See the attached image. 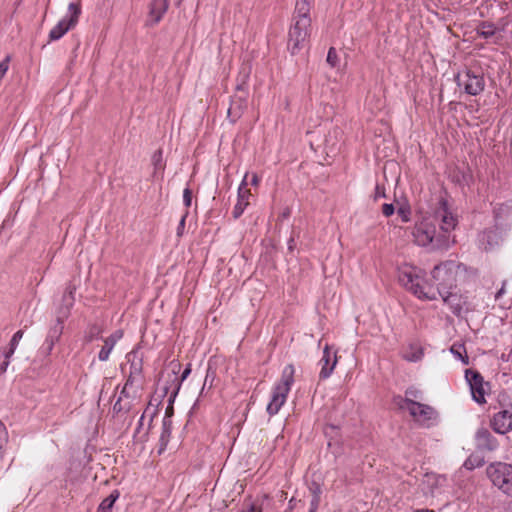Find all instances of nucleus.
I'll use <instances>...</instances> for the list:
<instances>
[{
    "mask_svg": "<svg viewBox=\"0 0 512 512\" xmlns=\"http://www.w3.org/2000/svg\"><path fill=\"white\" fill-rule=\"evenodd\" d=\"M464 266L453 260L436 265L432 270V278L436 289L424 278V272L412 265L404 264L398 268V281L419 299L435 300L438 293L456 287L457 275Z\"/></svg>",
    "mask_w": 512,
    "mask_h": 512,
    "instance_id": "nucleus-1",
    "label": "nucleus"
},
{
    "mask_svg": "<svg viewBox=\"0 0 512 512\" xmlns=\"http://www.w3.org/2000/svg\"><path fill=\"white\" fill-rule=\"evenodd\" d=\"M412 235L414 242L422 247L430 246L435 250L448 249L451 244L455 243L454 237L439 233L436 225L431 217H425L417 222L413 228Z\"/></svg>",
    "mask_w": 512,
    "mask_h": 512,
    "instance_id": "nucleus-2",
    "label": "nucleus"
},
{
    "mask_svg": "<svg viewBox=\"0 0 512 512\" xmlns=\"http://www.w3.org/2000/svg\"><path fill=\"white\" fill-rule=\"evenodd\" d=\"M294 373L295 369L292 364H288L284 367L281 379L275 384L271 400L267 405L266 410L270 416L276 415L286 402L291 386L294 383Z\"/></svg>",
    "mask_w": 512,
    "mask_h": 512,
    "instance_id": "nucleus-3",
    "label": "nucleus"
},
{
    "mask_svg": "<svg viewBox=\"0 0 512 512\" xmlns=\"http://www.w3.org/2000/svg\"><path fill=\"white\" fill-rule=\"evenodd\" d=\"M487 475L495 486L512 497V465L492 463L487 467Z\"/></svg>",
    "mask_w": 512,
    "mask_h": 512,
    "instance_id": "nucleus-4",
    "label": "nucleus"
},
{
    "mask_svg": "<svg viewBox=\"0 0 512 512\" xmlns=\"http://www.w3.org/2000/svg\"><path fill=\"white\" fill-rule=\"evenodd\" d=\"M455 81L460 88H463L466 94L471 96L479 95L485 88L483 73L472 69L459 72L455 77Z\"/></svg>",
    "mask_w": 512,
    "mask_h": 512,
    "instance_id": "nucleus-5",
    "label": "nucleus"
},
{
    "mask_svg": "<svg viewBox=\"0 0 512 512\" xmlns=\"http://www.w3.org/2000/svg\"><path fill=\"white\" fill-rule=\"evenodd\" d=\"M81 14L80 4L70 3L67 15L61 19L49 32V41H56L63 37L69 30L73 29Z\"/></svg>",
    "mask_w": 512,
    "mask_h": 512,
    "instance_id": "nucleus-6",
    "label": "nucleus"
},
{
    "mask_svg": "<svg viewBox=\"0 0 512 512\" xmlns=\"http://www.w3.org/2000/svg\"><path fill=\"white\" fill-rule=\"evenodd\" d=\"M311 20L293 19L288 35V49L295 54L306 42L310 34Z\"/></svg>",
    "mask_w": 512,
    "mask_h": 512,
    "instance_id": "nucleus-7",
    "label": "nucleus"
},
{
    "mask_svg": "<svg viewBox=\"0 0 512 512\" xmlns=\"http://www.w3.org/2000/svg\"><path fill=\"white\" fill-rule=\"evenodd\" d=\"M432 220L439 223V233H445L451 236V232L457 226V218L449 211L447 201L441 199L439 207L435 210Z\"/></svg>",
    "mask_w": 512,
    "mask_h": 512,
    "instance_id": "nucleus-8",
    "label": "nucleus"
},
{
    "mask_svg": "<svg viewBox=\"0 0 512 512\" xmlns=\"http://www.w3.org/2000/svg\"><path fill=\"white\" fill-rule=\"evenodd\" d=\"M407 410L411 417L422 425H433L438 418V413L432 406L420 402L412 403V406L407 408Z\"/></svg>",
    "mask_w": 512,
    "mask_h": 512,
    "instance_id": "nucleus-9",
    "label": "nucleus"
},
{
    "mask_svg": "<svg viewBox=\"0 0 512 512\" xmlns=\"http://www.w3.org/2000/svg\"><path fill=\"white\" fill-rule=\"evenodd\" d=\"M465 379L469 384L473 400L478 404H484L486 399L482 375L476 370L467 369Z\"/></svg>",
    "mask_w": 512,
    "mask_h": 512,
    "instance_id": "nucleus-10",
    "label": "nucleus"
},
{
    "mask_svg": "<svg viewBox=\"0 0 512 512\" xmlns=\"http://www.w3.org/2000/svg\"><path fill=\"white\" fill-rule=\"evenodd\" d=\"M66 317L67 313H62L61 315L57 316L55 323L49 328L45 342L43 344V352L46 355H49L52 352L54 345L59 341L63 333L64 319Z\"/></svg>",
    "mask_w": 512,
    "mask_h": 512,
    "instance_id": "nucleus-11",
    "label": "nucleus"
},
{
    "mask_svg": "<svg viewBox=\"0 0 512 512\" xmlns=\"http://www.w3.org/2000/svg\"><path fill=\"white\" fill-rule=\"evenodd\" d=\"M490 424L498 434H506L512 431V409H503L495 413Z\"/></svg>",
    "mask_w": 512,
    "mask_h": 512,
    "instance_id": "nucleus-12",
    "label": "nucleus"
},
{
    "mask_svg": "<svg viewBox=\"0 0 512 512\" xmlns=\"http://www.w3.org/2000/svg\"><path fill=\"white\" fill-rule=\"evenodd\" d=\"M338 362L336 351H332L329 345H325L323 349V355L319 361V365L321 366V370L319 373V378L321 380H325L331 376L334 371V368Z\"/></svg>",
    "mask_w": 512,
    "mask_h": 512,
    "instance_id": "nucleus-13",
    "label": "nucleus"
},
{
    "mask_svg": "<svg viewBox=\"0 0 512 512\" xmlns=\"http://www.w3.org/2000/svg\"><path fill=\"white\" fill-rule=\"evenodd\" d=\"M437 295H440L442 297L444 303L450 307L454 315H461L463 308L467 303L466 298H464L457 292H453L451 290L444 291L443 293H438Z\"/></svg>",
    "mask_w": 512,
    "mask_h": 512,
    "instance_id": "nucleus-14",
    "label": "nucleus"
},
{
    "mask_svg": "<svg viewBox=\"0 0 512 512\" xmlns=\"http://www.w3.org/2000/svg\"><path fill=\"white\" fill-rule=\"evenodd\" d=\"M476 447L480 451H494L498 447L497 439L487 428H480L475 434Z\"/></svg>",
    "mask_w": 512,
    "mask_h": 512,
    "instance_id": "nucleus-15",
    "label": "nucleus"
},
{
    "mask_svg": "<svg viewBox=\"0 0 512 512\" xmlns=\"http://www.w3.org/2000/svg\"><path fill=\"white\" fill-rule=\"evenodd\" d=\"M129 366V374L126 380V386H133L142 379V359L138 358L136 353H129L127 355Z\"/></svg>",
    "mask_w": 512,
    "mask_h": 512,
    "instance_id": "nucleus-16",
    "label": "nucleus"
},
{
    "mask_svg": "<svg viewBox=\"0 0 512 512\" xmlns=\"http://www.w3.org/2000/svg\"><path fill=\"white\" fill-rule=\"evenodd\" d=\"M247 177L248 174L245 175L244 179L242 180L239 188H238V200L236 205L234 206V209L232 211V215L235 219L239 218L245 208L248 206L249 202L248 199L251 195L250 191L247 189Z\"/></svg>",
    "mask_w": 512,
    "mask_h": 512,
    "instance_id": "nucleus-17",
    "label": "nucleus"
},
{
    "mask_svg": "<svg viewBox=\"0 0 512 512\" xmlns=\"http://www.w3.org/2000/svg\"><path fill=\"white\" fill-rule=\"evenodd\" d=\"M168 6V0H152L149 5V24L155 25L159 23L167 12Z\"/></svg>",
    "mask_w": 512,
    "mask_h": 512,
    "instance_id": "nucleus-18",
    "label": "nucleus"
},
{
    "mask_svg": "<svg viewBox=\"0 0 512 512\" xmlns=\"http://www.w3.org/2000/svg\"><path fill=\"white\" fill-rule=\"evenodd\" d=\"M422 398H423L422 391H420L414 387H410V388L406 389L405 397H401V396L394 397V403L399 409L404 410V409L411 407L412 403H418L416 401V399H422Z\"/></svg>",
    "mask_w": 512,
    "mask_h": 512,
    "instance_id": "nucleus-19",
    "label": "nucleus"
},
{
    "mask_svg": "<svg viewBox=\"0 0 512 512\" xmlns=\"http://www.w3.org/2000/svg\"><path fill=\"white\" fill-rule=\"evenodd\" d=\"M123 337L122 330L114 331L109 337L104 339V345L98 353V359L105 362L109 359L110 353L115 347L116 343Z\"/></svg>",
    "mask_w": 512,
    "mask_h": 512,
    "instance_id": "nucleus-20",
    "label": "nucleus"
},
{
    "mask_svg": "<svg viewBox=\"0 0 512 512\" xmlns=\"http://www.w3.org/2000/svg\"><path fill=\"white\" fill-rule=\"evenodd\" d=\"M246 107L247 103L245 97L234 96L228 109V117L232 122H235L238 118H240Z\"/></svg>",
    "mask_w": 512,
    "mask_h": 512,
    "instance_id": "nucleus-21",
    "label": "nucleus"
},
{
    "mask_svg": "<svg viewBox=\"0 0 512 512\" xmlns=\"http://www.w3.org/2000/svg\"><path fill=\"white\" fill-rule=\"evenodd\" d=\"M314 0H297L294 10L293 19H307L310 18V10Z\"/></svg>",
    "mask_w": 512,
    "mask_h": 512,
    "instance_id": "nucleus-22",
    "label": "nucleus"
},
{
    "mask_svg": "<svg viewBox=\"0 0 512 512\" xmlns=\"http://www.w3.org/2000/svg\"><path fill=\"white\" fill-rule=\"evenodd\" d=\"M190 373H191V365L190 364L184 369L180 378H178L176 375V372L173 371L174 389L172 390L170 397H169L170 404H172L174 402V399L176 398V396L180 390L182 382L190 375Z\"/></svg>",
    "mask_w": 512,
    "mask_h": 512,
    "instance_id": "nucleus-23",
    "label": "nucleus"
},
{
    "mask_svg": "<svg viewBox=\"0 0 512 512\" xmlns=\"http://www.w3.org/2000/svg\"><path fill=\"white\" fill-rule=\"evenodd\" d=\"M171 427H172L171 420L168 417H164V419L162 421V432H161L160 439H159V442H160L159 453H161L162 450L165 449V447L167 446V444L169 442V438L171 435Z\"/></svg>",
    "mask_w": 512,
    "mask_h": 512,
    "instance_id": "nucleus-24",
    "label": "nucleus"
},
{
    "mask_svg": "<svg viewBox=\"0 0 512 512\" xmlns=\"http://www.w3.org/2000/svg\"><path fill=\"white\" fill-rule=\"evenodd\" d=\"M484 464V456L480 455L479 453H473L465 460L463 466L467 470H474L475 468L482 467Z\"/></svg>",
    "mask_w": 512,
    "mask_h": 512,
    "instance_id": "nucleus-25",
    "label": "nucleus"
},
{
    "mask_svg": "<svg viewBox=\"0 0 512 512\" xmlns=\"http://www.w3.org/2000/svg\"><path fill=\"white\" fill-rule=\"evenodd\" d=\"M497 31L496 26L491 22H482L477 28V33L480 37L488 39L495 35Z\"/></svg>",
    "mask_w": 512,
    "mask_h": 512,
    "instance_id": "nucleus-26",
    "label": "nucleus"
},
{
    "mask_svg": "<svg viewBox=\"0 0 512 512\" xmlns=\"http://www.w3.org/2000/svg\"><path fill=\"white\" fill-rule=\"evenodd\" d=\"M23 334H24V331L23 330H18L13 336H12V339L10 340V343H9V347L8 348H5L4 351H3V356L5 358H10L15 350H16V347L19 343V341L22 339L23 337Z\"/></svg>",
    "mask_w": 512,
    "mask_h": 512,
    "instance_id": "nucleus-27",
    "label": "nucleus"
},
{
    "mask_svg": "<svg viewBox=\"0 0 512 512\" xmlns=\"http://www.w3.org/2000/svg\"><path fill=\"white\" fill-rule=\"evenodd\" d=\"M451 353L464 364L469 363V358L466 354V349L463 344H453L450 348Z\"/></svg>",
    "mask_w": 512,
    "mask_h": 512,
    "instance_id": "nucleus-28",
    "label": "nucleus"
},
{
    "mask_svg": "<svg viewBox=\"0 0 512 512\" xmlns=\"http://www.w3.org/2000/svg\"><path fill=\"white\" fill-rule=\"evenodd\" d=\"M75 291V287L72 286V285H69L67 288H66V291L63 295V302L66 306L65 308V311H62V313H69V308L73 305V302H74V296H73V293Z\"/></svg>",
    "mask_w": 512,
    "mask_h": 512,
    "instance_id": "nucleus-29",
    "label": "nucleus"
},
{
    "mask_svg": "<svg viewBox=\"0 0 512 512\" xmlns=\"http://www.w3.org/2000/svg\"><path fill=\"white\" fill-rule=\"evenodd\" d=\"M102 334V329L97 324H92L88 327L85 333V339L87 342H91L95 339H99Z\"/></svg>",
    "mask_w": 512,
    "mask_h": 512,
    "instance_id": "nucleus-30",
    "label": "nucleus"
},
{
    "mask_svg": "<svg viewBox=\"0 0 512 512\" xmlns=\"http://www.w3.org/2000/svg\"><path fill=\"white\" fill-rule=\"evenodd\" d=\"M8 440V433L5 425L0 421V469L2 468V461L4 456V447Z\"/></svg>",
    "mask_w": 512,
    "mask_h": 512,
    "instance_id": "nucleus-31",
    "label": "nucleus"
},
{
    "mask_svg": "<svg viewBox=\"0 0 512 512\" xmlns=\"http://www.w3.org/2000/svg\"><path fill=\"white\" fill-rule=\"evenodd\" d=\"M120 493L118 490H113L109 496H107L105 499L102 500L99 506H102L104 508H110L113 509V506L116 502V500L119 498Z\"/></svg>",
    "mask_w": 512,
    "mask_h": 512,
    "instance_id": "nucleus-32",
    "label": "nucleus"
},
{
    "mask_svg": "<svg viewBox=\"0 0 512 512\" xmlns=\"http://www.w3.org/2000/svg\"><path fill=\"white\" fill-rule=\"evenodd\" d=\"M130 409V404H122L121 396H119L118 400L113 405V414L118 415L120 413L128 412Z\"/></svg>",
    "mask_w": 512,
    "mask_h": 512,
    "instance_id": "nucleus-33",
    "label": "nucleus"
},
{
    "mask_svg": "<svg viewBox=\"0 0 512 512\" xmlns=\"http://www.w3.org/2000/svg\"><path fill=\"white\" fill-rule=\"evenodd\" d=\"M398 215L401 217V220L405 223L410 221L411 211L408 206H401L397 210Z\"/></svg>",
    "mask_w": 512,
    "mask_h": 512,
    "instance_id": "nucleus-34",
    "label": "nucleus"
},
{
    "mask_svg": "<svg viewBox=\"0 0 512 512\" xmlns=\"http://www.w3.org/2000/svg\"><path fill=\"white\" fill-rule=\"evenodd\" d=\"M327 62L330 64L331 67H336L338 62V55L335 50V48L331 47L327 54Z\"/></svg>",
    "mask_w": 512,
    "mask_h": 512,
    "instance_id": "nucleus-35",
    "label": "nucleus"
},
{
    "mask_svg": "<svg viewBox=\"0 0 512 512\" xmlns=\"http://www.w3.org/2000/svg\"><path fill=\"white\" fill-rule=\"evenodd\" d=\"M422 356H423L422 350L421 349H417L414 352L405 354L404 358L407 361H410V362H417V361H419L422 358Z\"/></svg>",
    "mask_w": 512,
    "mask_h": 512,
    "instance_id": "nucleus-36",
    "label": "nucleus"
},
{
    "mask_svg": "<svg viewBox=\"0 0 512 512\" xmlns=\"http://www.w3.org/2000/svg\"><path fill=\"white\" fill-rule=\"evenodd\" d=\"M183 203L188 208L192 203V191L190 188H185L183 191Z\"/></svg>",
    "mask_w": 512,
    "mask_h": 512,
    "instance_id": "nucleus-37",
    "label": "nucleus"
},
{
    "mask_svg": "<svg viewBox=\"0 0 512 512\" xmlns=\"http://www.w3.org/2000/svg\"><path fill=\"white\" fill-rule=\"evenodd\" d=\"M385 196L384 186L377 184L373 195L374 200L377 201L378 199L384 198Z\"/></svg>",
    "mask_w": 512,
    "mask_h": 512,
    "instance_id": "nucleus-38",
    "label": "nucleus"
},
{
    "mask_svg": "<svg viewBox=\"0 0 512 512\" xmlns=\"http://www.w3.org/2000/svg\"><path fill=\"white\" fill-rule=\"evenodd\" d=\"M395 211L394 205L392 203H385L382 205V213L384 216L389 217L393 215Z\"/></svg>",
    "mask_w": 512,
    "mask_h": 512,
    "instance_id": "nucleus-39",
    "label": "nucleus"
},
{
    "mask_svg": "<svg viewBox=\"0 0 512 512\" xmlns=\"http://www.w3.org/2000/svg\"><path fill=\"white\" fill-rule=\"evenodd\" d=\"M10 358H5L4 357V360L0 363V375L4 374L9 366V361Z\"/></svg>",
    "mask_w": 512,
    "mask_h": 512,
    "instance_id": "nucleus-40",
    "label": "nucleus"
},
{
    "mask_svg": "<svg viewBox=\"0 0 512 512\" xmlns=\"http://www.w3.org/2000/svg\"><path fill=\"white\" fill-rule=\"evenodd\" d=\"M152 159L155 166H157L162 160V151L158 150L157 152H155Z\"/></svg>",
    "mask_w": 512,
    "mask_h": 512,
    "instance_id": "nucleus-41",
    "label": "nucleus"
},
{
    "mask_svg": "<svg viewBox=\"0 0 512 512\" xmlns=\"http://www.w3.org/2000/svg\"><path fill=\"white\" fill-rule=\"evenodd\" d=\"M319 496L318 495H315L313 497V499L311 500V503H310V509L312 510H317L318 509V506H319Z\"/></svg>",
    "mask_w": 512,
    "mask_h": 512,
    "instance_id": "nucleus-42",
    "label": "nucleus"
},
{
    "mask_svg": "<svg viewBox=\"0 0 512 512\" xmlns=\"http://www.w3.org/2000/svg\"><path fill=\"white\" fill-rule=\"evenodd\" d=\"M186 216H187V213L184 216H182V218H181V220L179 222V225H178V228H177V234L178 235H181L182 230L184 229Z\"/></svg>",
    "mask_w": 512,
    "mask_h": 512,
    "instance_id": "nucleus-43",
    "label": "nucleus"
},
{
    "mask_svg": "<svg viewBox=\"0 0 512 512\" xmlns=\"http://www.w3.org/2000/svg\"><path fill=\"white\" fill-rule=\"evenodd\" d=\"M505 284H506V282L504 281L503 284H502V287L497 291V293L495 295V299L496 300H499L502 297V295L504 294V292H505Z\"/></svg>",
    "mask_w": 512,
    "mask_h": 512,
    "instance_id": "nucleus-44",
    "label": "nucleus"
},
{
    "mask_svg": "<svg viewBox=\"0 0 512 512\" xmlns=\"http://www.w3.org/2000/svg\"><path fill=\"white\" fill-rule=\"evenodd\" d=\"M129 387H130V386H126V384L124 385L123 389H122V390H121V392H120V396H121V398H122V397H128L127 390H128V388H129Z\"/></svg>",
    "mask_w": 512,
    "mask_h": 512,
    "instance_id": "nucleus-45",
    "label": "nucleus"
},
{
    "mask_svg": "<svg viewBox=\"0 0 512 512\" xmlns=\"http://www.w3.org/2000/svg\"><path fill=\"white\" fill-rule=\"evenodd\" d=\"M258 183H259V177L256 174H253L252 178H251V184L256 186V185H258Z\"/></svg>",
    "mask_w": 512,
    "mask_h": 512,
    "instance_id": "nucleus-46",
    "label": "nucleus"
},
{
    "mask_svg": "<svg viewBox=\"0 0 512 512\" xmlns=\"http://www.w3.org/2000/svg\"><path fill=\"white\" fill-rule=\"evenodd\" d=\"M97 512H112V509L110 508H104L102 506H98Z\"/></svg>",
    "mask_w": 512,
    "mask_h": 512,
    "instance_id": "nucleus-47",
    "label": "nucleus"
},
{
    "mask_svg": "<svg viewBox=\"0 0 512 512\" xmlns=\"http://www.w3.org/2000/svg\"><path fill=\"white\" fill-rule=\"evenodd\" d=\"M241 512H255V507L254 505H251L248 509L242 510Z\"/></svg>",
    "mask_w": 512,
    "mask_h": 512,
    "instance_id": "nucleus-48",
    "label": "nucleus"
},
{
    "mask_svg": "<svg viewBox=\"0 0 512 512\" xmlns=\"http://www.w3.org/2000/svg\"><path fill=\"white\" fill-rule=\"evenodd\" d=\"M209 376H210V369H208V370H207V374H206V377H205V382H204L203 387H205L206 382H207V380H208ZM203 389H204V388H202V390H203Z\"/></svg>",
    "mask_w": 512,
    "mask_h": 512,
    "instance_id": "nucleus-49",
    "label": "nucleus"
},
{
    "mask_svg": "<svg viewBox=\"0 0 512 512\" xmlns=\"http://www.w3.org/2000/svg\"><path fill=\"white\" fill-rule=\"evenodd\" d=\"M414 512H434L433 510H429V509H418Z\"/></svg>",
    "mask_w": 512,
    "mask_h": 512,
    "instance_id": "nucleus-50",
    "label": "nucleus"
},
{
    "mask_svg": "<svg viewBox=\"0 0 512 512\" xmlns=\"http://www.w3.org/2000/svg\"><path fill=\"white\" fill-rule=\"evenodd\" d=\"M172 409H173L172 407H171V408H167V410H166V416H165V417H168V418H169V413H171Z\"/></svg>",
    "mask_w": 512,
    "mask_h": 512,
    "instance_id": "nucleus-51",
    "label": "nucleus"
},
{
    "mask_svg": "<svg viewBox=\"0 0 512 512\" xmlns=\"http://www.w3.org/2000/svg\"><path fill=\"white\" fill-rule=\"evenodd\" d=\"M492 232L484 233V236H487L488 239H490Z\"/></svg>",
    "mask_w": 512,
    "mask_h": 512,
    "instance_id": "nucleus-52",
    "label": "nucleus"
},
{
    "mask_svg": "<svg viewBox=\"0 0 512 512\" xmlns=\"http://www.w3.org/2000/svg\"><path fill=\"white\" fill-rule=\"evenodd\" d=\"M143 419H144V416L142 415V416H141V418H140V421H139V426H141V425H142V421H143Z\"/></svg>",
    "mask_w": 512,
    "mask_h": 512,
    "instance_id": "nucleus-53",
    "label": "nucleus"
},
{
    "mask_svg": "<svg viewBox=\"0 0 512 512\" xmlns=\"http://www.w3.org/2000/svg\"><path fill=\"white\" fill-rule=\"evenodd\" d=\"M293 246V239L290 240L289 248L291 249Z\"/></svg>",
    "mask_w": 512,
    "mask_h": 512,
    "instance_id": "nucleus-54",
    "label": "nucleus"
},
{
    "mask_svg": "<svg viewBox=\"0 0 512 512\" xmlns=\"http://www.w3.org/2000/svg\"><path fill=\"white\" fill-rule=\"evenodd\" d=\"M317 510H312V509H309V512H316Z\"/></svg>",
    "mask_w": 512,
    "mask_h": 512,
    "instance_id": "nucleus-55",
    "label": "nucleus"
}]
</instances>
